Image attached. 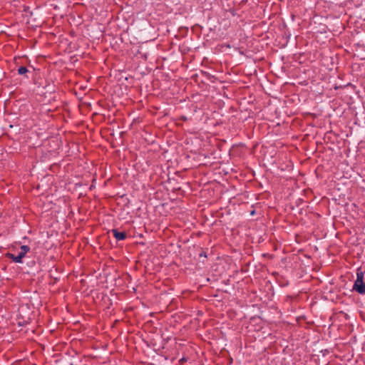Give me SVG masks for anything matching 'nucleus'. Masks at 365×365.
<instances>
[{
  "mask_svg": "<svg viewBox=\"0 0 365 365\" xmlns=\"http://www.w3.org/2000/svg\"><path fill=\"white\" fill-rule=\"evenodd\" d=\"M353 289L361 294H365V282H364L363 272L358 270Z\"/></svg>",
  "mask_w": 365,
  "mask_h": 365,
  "instance_id": "f257e3e1",
  "label": "nucleus"
},
{
  "mask_svg": "<svg viewBox=\"0 0 365 365\" xmlns=\"http://www.w3.org/2000/svg\"><path fill=\"white\" fill-rule=\"evenodd\" d=\"M30 251V247L27 245H22L21 247V252L19 255L15 256L11 253H7L6 255L7 258L11 259L16 263H22V259L25 257L26 254Z\"/></svg>",
  "mask_w": 365,
  "mask_h": 365,
  "instance_id": "f03ea898",
  "label": "nucleus"
},
{
  "mask_svg": "<svg viewBox=\"0 0 365 365\" xmlns=\"http://www.w3.org/2000/svg\"><path fill=\"white\" fill-rule=\"evenodd\" d=\"M28 72V69L25 66H20L18 68V73L19 75H24Z\"/></svg>",
  "mask_w": 365,
  "mask_h": 365,
  "instance_id": "20e7f679",
  "label": "nucleus"
},
{
  "mask_svg": "<svg viewBox=\"0 0 365 365\" xmlns=\"http://www.w3.org/2000/svg\"><path fill=\"white\" fill-rule=\"evenodd\" d=\"M112 232L115 238L118 240H124L127 237V234L125 232H119L116 229L112 230Z\"/></svg>",
  "mask_w": 365,
  "mask_h": 365,
  "instance_id": "7ed1b4c3",
  "label": "nucleus"
}]
</instances>
